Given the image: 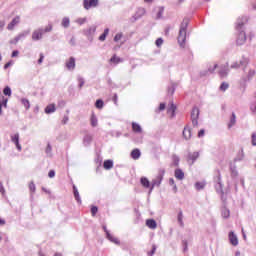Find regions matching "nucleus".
<instances>
[{"label":"nucleus","mask_w":256,"mask_h":256,"mask_svg":"<svg viewBox=\"0 0 256 256\" xmlns=\"http://www.w3.org/2000/svg\"><path fill=\"white\" fill-rule=\"evenodd\" d=\"M131 157H132V159H134V160L139 159V157H141V150H139V149H134V150H132V152H131Z\"/></svg>","instance_id":"cd10ccee"},{"label":"nucleus","mask_w":256,"mask_h":256,"mask_svg":"<svg viewBox=\"0 0 256 256\" xmlns=\"http://www.w3.org/2000/svg\"><path fill=\"white\" fill-rule=\"evenodd\" d=\"M197 159H199V152H189L187 155V162L189 163V165H194L195 161H197Z\"/></svg>","instance_id":"6e6552de"},{"label":"nucleus","mask_w":256,"mask_h":256,"mask_svg":"<svg viewBox=\"0 0 256 256\" xmlns=\"http://www.w3.org/2000/svg\"><path fill=\"white\" fill-rule=\"evenodd\" d=\"M8 101H9V100H8L7 98H5V96H3L2 101H1L2 107H7V102H8Z\"/></svg>","instance_id":"052dcab7"},{"label":"nucleus","mask_w":256,"mask_h":256,"mask_svg":"<svg viewBox=\"0 0 256 256\" xmlns=\"http://www.w3.org/2000/svg\"><path fill=\"white\" fill-rule=\"evenodd\" d=\"M73 193L74 198L77 201V203H81V196H79V190L77 189V186L73 185Z\"/></svg>","instance_id":"a878e982"},{"label":"nucleus","mask_w":256,"mask_h":256,"mask_svg":"<svg viewBox=\"0 0 256 256\" xmlns=\"http://www.w3.org/2000/svg\"><path fill=\"white\" fill-rule=\"evenodd\" d=\"M235 123H237V116L235 115V113H232L230 123L228 124V129H231V127H233Z\"/></svg>","instance_id":"473e14b6"},{"label":"nucleus","mask_w":256,"mask_h":256,"mask_svg":"<svg viewBox=\"0 0 256 256\" xmlns=\"http://www.w3.org/2000/svg\"><path fill=\"white\" fill-rule=\"evenodd\" d=\"M61 25L62 27H64V29H69V25H71V20L69 19V17H64L62 19Z\"/></svg>","instance_id":"bb28decb"},{"label":"nucleus","mask_w":256,"mask_h":256,"mask_svg":"<svg viewBox=\"0 0 256 256\" xmlns=\"http://www.w3.org/2000/svg\"><path fill=\"white\" fill-rule=\"evenodd\" d=\"M91 141H93V136L86 134L83 138V144L85 147H89V145H91Z\"/></svg>","instance_id":"412c9836"},{"label":"nucleus","mask_w":256,"mask_h":256,"mask_svg":"<svg viewBox=\"0 0 256 256\" xmlns=\"http://www.w3.org/2000/svg\"><path fill=\"white\" fill-rule=\"evenodd\" d=\"M155 251H157V246L155 244L152 245V250L148 252V256H154Z\"/></svg>","instance_id":"3c124183"},{"label":"nucleus","mask_w":256,"mask_h":256,"mask_svg":"<svg viewBox=\"0 0 256 256\" xmlns=\"http://www.w3.org/2000/svg\"><path fill=\"white\" fill-rule=\"evenodd\" d=\"M95 31H97V26L92 25L87 30H84V35H86L88 41L93 42V37L95 36Z\"/></svg>","instance_id":"20e7f679"},{"label":"nucleus","mask_w":256,"mask_h":256,"mask_svg":"<svg viewBox=\"0 0 256 256\" xmlns=\"http://www.w3.org/2000/svg\"><path fill=\"white\" fill-rule=\"evenodd\" d=\"M179 161H181L179 156L174 154L172 156V167H179Z\"/></svg>","instance_id":"72a5a7b5"},{"label":"nucleus","mask_w":256,"mask_h":256,"mask_svg":"<svg viewBox=\"0 0 256 256\" xmlns=\"http://www.w3.org/2000/svg\"><path fill=\"white\" fill-rule=\"evenodd\" d=\"M175 111H177V106H175V104L171 103L170 107L167 110V113H171V118L175 117Z\"/></svg>","instance_id":"c756f323"},{"label":"nucleus","mask_w":256,"mask_h":256,"mask_svg":"<svg viewBox=\"0 0 256 256\" xmlns=\"http://www.w3.org/2000/svg\"><path fill=\"white\" fill-rule=\"evenodd\" d=\"M182 135L186 141H189L191 139V128L189 126H186L182 132Z\"/></svg>","instance_id":"aec40b11"},{"label":"nucleus","mask_w":256,"mask_h":256,"mask_svg":"<svg viewBox=\"0 0 256 256\" xmlns=\"http://www.w3.org/2000/svg\"><path fill=\"white\" fill-rule=\"evenodd\" d=\"M21 103H22V105H24L25 109H30L31 104L29 103V101L27 99L23 98L21 100Z\"/></svg>","instance_id":"a19ab883"},{"label":"nucleus","mask_w":256,"mask_h":256,"mask_svg":"<svg viewBox=\"0 0 256 256\" xmlns=\"http://www.w3.org/2000/svg\"><path fill=\"white\" fill-rule=\"evenodd\" d=\"M123 37V33H118L114 37V41L117 43V41H121V38Z\"/></svg>","instance_id":"4d7b16f0"},{"label":"nucleus","mask_w":256,"mask_h":256,"mask_svg":"<svg viewBox=\"0 0 256 256\" xmlns=\"http://www.w3.org/2000/svg\"><path fill=\"white\" fill-rule=\"evenodd\" d=\"M27 35H29V31L22 32L21 34L16 36L13 40H11L10 43L17 45V43H19V41H21V39H25V37H27Z\"/></svg>","instance_id":"9b49d317"},{"label":"nucleus","mask_w":256,"mask_h":256,"mask_svg":"<svg viewBox=\"0 0 256 256\" xmlns=\"http://www.w3.org/2000/svg\"><path fill=\"white\" fill-rule=\"evenodd\" d=\"M251 143L253 147H256V132L252 133L251 135Z\"/></svg>","instance_id":"8fccbe9b"},{"label":"nucleus","mask_w":256,"mask_h":256,"mask_svg":"<svg viewBox=\"0 0 256 256\" xmlns=\"http://www.w3.org/2000/svg\"><path fill=\"white\" fill-rule=\"evenodd\" d=\"M146 11L145 8H138L135 15H133L130 19L132 23H135V21H138V19H141L145 15Z\"/></svg>","instance_id":"423d86ee"},{"label":"nucleus","mask_w":256,"mask_h":256,"mask_svg":"<svg viewBox=\"0 0 256 256\" xmlns=\"http://www.w3.org/2000/svg\"><path fill=\"white\" fill-rule=\"evenodd\" d=\"M29 189H30L31 193H35V191H36L35 183L30 182Z\"/></svg>","instance_id":"6e6d98bb"},{"label":"nucleus","mask_w":256,"mask_h":256,"mask_svg":"<svg viewBox=\"0 0 256 256\" xmlns=\"http://www.w3.org/2000/svg\"><path fill=\"white\" fill-rule=\"evenodd\" d=\"M186 39H187V32H180L179 31L178 43H179L180 47H185Z\"/></svg>","instance_id":"ddd939ff"},{"label":"nucleus","mask_w":256,"mask_h":256,"mask_svg":"<svg viewBox=\"0 0 256 256\" xmlns=\"http://www.w3.org/2000/svg\"><path fill=\"white\" fill-rule=\"evenodd\" d=\"M174 176L178 181H183L185 179V172L181 168H177L174 172Z\"/></svg>","instance_id":"2eb2a0df"},{"label":"nucleus","mask_w":256,"mask_h":256,"mask_svg":"<svg viewBox=\"0 0 256 256\" xmlns=\"http://www.w3.org/2000/svg\"><path fill=\"white\" fill-rule=\"evenodd\" d=\"M56 110L57 108H55V104H50L45 108V113L51 115V113H55Z\"/></svg>","instance_id":"5701e85b"},{"label":"nucleus","mask_w":256,"mask_h":256,"mask_svg":"<svg viewBox=\"0 0 256 256\" xmlns=\"http://www.w3.org/2000/svg\"><path fill=\"white\" fill-rule=\"evenodd\" d=\"M53 150V148L51 147V144H47V147L45 149V153L47 155V157H53V153L51 152Z\"/></svg>","instance_id":"4c0bfd02"},{"label":"nucleus","mask_w":256,"mask_h":256,"mask_svg":"<svg viewBox=\"0 0 256 256\" xmlns=\"http://www.w3.org/2000/svg\"><path fill=\"white\" fill-rule=\"evenodd\" d=\"M0 193H2V195H5V188L3 187V182H0Z\"/></svg>","instance_id":"0e129e2a"},{"label":"nucleus","mask_w":256,"mask_h":256,"mask_svg":"<svg viewBox=\"0 0 256 256\" xmlns=\"http://www.w3.org/2000/svg\"><path fill=\"white\" fill-rule=\"evenodd\" d=\"M165 11L164 7H159V11L157 13V19H161L163 17V12Z\"/></svg>","instance_id":"de8ad7c7"},{"label":"nucleus","mask_w":256,"mask_h":256,"mask_svg":"<svg viewBox=\"0 0 256 256\" xmlns=\"http://www.w3.org/2000/svg\"><path fill=\"white\" fill-rule=\"evenodd\" d=\"M239 67H241V64L239 62H234L231 65V69H239Z\"/></svg>","instance_id":"bf43d9fd"},{"label":"nucleus","mask_w":256,"mask_h":256,"mask_svg":"<svg viewBox=\"0 0 256 256\" xmlns=\"http://www.w3.org/2000/svg\"><path fill=\"white\" fill-rule=\"evenodd\" d=\"M177 221H178L180 227L185 226V224L183 223V211H181V210L178 213Z\"/></svg>","instance_id":"f704fd0d"},{"label":"nucleus","mask_w":256,"mask_h":256,"mask_svg":"<svg viewBox=\"0 0 256 256\" xmlns=\"http://www.w3.org/2000/svg\"><path fill=\"white\" fill-rule=\"evenodd\" d=\"M19 21H21V18L19 16H16L7 26L8 31H13L15 29L16 25H19Z\"/></svg>","instance_id":"4468645a"},{"label":"nucleus","mask_w":256,"mask_h":256,"mask_svg":"<svg viewBox=\"0 0 256 256\" xmlns=\"http://www.w3.org/2000/svg\"><path fill=\"white\" fill-rule=\"evenodd\" d=\"M158 111H165V103H160Z\"/></svg>","instance_id":"69168bd1"},{"label":"nucleus","mask_w":256,"mask_h":256,"mask_svg":"<svg viewBox=\"0 0 256 256\" xmlns=\"http://www.w3.org/2000/svg\"><path fill=\"white\" fill-rule=\"evenodd\" d=\"M76 23H78V25H84V23H87V18H78Z\"/></svg>","instance_id":"603ef678"},{"label":"nucleus","mask_w":256,"mask_h":256,"mask_svg":"<svg viewBox=\"0 0 256 256\" xmlns=\"http://www.w3.org/2000/svg\"><path fill=\"white\" fill-rule=\"evenodd\" d=\"M104 169L106 170L113 169V160L104 161Z\"/></svg>","instance_id":"c9c22d12"},{"label":"nucleus","mask_w":256,"mask_h":256,"mask_svg":"<svg viewBox=\"0 0 256 256\" xmlns=\"http://www.w3.org/2000/svg\"><path fill=\"white\" fill-rule=\"evenodd\" d=\"M199 108L197 106H194L191 111V121L193 127H197L199 125Z\"/></svg>","instance_id":"7ed1b4c3"},{"label":"nucleus","mask_w":256,"mask_h":256,"mask_svg":"<svg viewBox=\"0 0 256 256\" xmlns=\"http://www.w3.org/2000/svg\"><path fill=\"white\" fill-rule=\"evenodd\" d=\"M221 215H222L223 219H229V217L231 216V211H229V209H227V207L224 206L222 208Z\"/></svg>","instance_id":"393cba45"},{"label":"nucleus","mask_w":256,"mask_h":256,"mask_svg":"<svg viewBox=\"0 0 256 256\" xmlns=\"http://www.w3.org/2000/svg\"><path fill=\"white\" fill-rule=\"evenodd\" d=\"M11 141L16 145V148L21 151L22 147L19 144V133H16L14 136H11Z\"/></svg>","instance_id":"f3484780"},{"label":"nucleus","mask_w":256,"mask_h":256,"mask_svg":"<svg viewBox=\"0 0 256 256\" xmlns=\"http://www.w3.org/2000/svg\"><path fill=\"white\" fill-rule=\"evenodd\" d=\"M51 31H53V25L49 24L48 26H46L45 29H43V33H51Z\"/></svg>","instance_id":"09e8293b"},{"label":"nucleus","mask_w":256,"mask_h":256,"mask_svg":"<svg viewBox=\"0 0 256 256\" xmlns=\"http://www.w3.org/2000/svg\"><path fill=\"white\" fill-rule=\"evenodd\" d=\"M103 105H105L103 100H101V99L96 100L95 107L97 109H101L103 107Z\"/></svg>","instance_id":"79ce46f5"},{"label":"nucleus","mask_w":256,"mask_h":256,"mask_svg":"<svg viewBox=\"0 0 256 256\" xmlns=\"http://www.w3.org/2000/svg\"><path fill=\"white\" fill-rule=\"evenodd\" d=\"M111 63H121V58L117 57L116 55H114L111 59H110Z\"/></svg>","instance_id":"a18cd8bd"},{"label":"nucleus","mask_w":256,"mask_h":256,"mask_svg":"<svg viewBox=\"0 0 256 256\" xmlns=\"http://www.w3.org/2000/svg\"><path fill=\"white\" fill-rule=\"evenodd\" d=\"M219 75L220 77H227V75H229V68H227V66H222L220 71H219Z\"/></svg>","instance_id":"b1692460"},{"label":"nucleus","mask_w":256,"mask_h":256,"mask_svg":"<svg viewBox=\"0 0 256 256\" xmlns=\"http://www.w3.org/2000/svg\"><path fill=\"white\" fill-rule=\"evenodd\" d=\"M79 89H81L85 85V80L83 77H78Z\"/></svg>","instance_id":"864d4df0"},{"label":"nucleus","mask_w":256,"mask_h":256,"mask_svg":"<svg viewBox=\"0 0 256 256\" xmlns=\"http://www.w3.org/2000/svg\"><path fill=\"white\" fill-rule=\"evenodd\" d=\"M97 211H99V208H97V206H92L91 208L92 217H95V215H97Z\"/></svg>","instance_id":"5fc2aeb1"},{"label":"nucleus","mask_w":256,"mask_h":256,"mask_svg":"<svg viewBox=\"0 0 256 256\" xmlns=\"http://www.w3.org/2000/svg\"><path fill=\"white\" fill-rule=\"evenodd\" d=\"M84 9L89 10L91 7H97L99 5V0H84Z\"/></svg>","instance_id":"1a4fd4ad"},{"label":"nucleus","mask_w":256,"mask_h":256,"mask_svg":"<svg viewBox=\"0 0 256 256\" xmlns=\"http://www.w3.org/2000/svg\"><path fill=\"white\" fill-rule=\"evenodd\" d=\"M91 125L92 127H97V116H95V114L91 116Z\"/></svg>","instance_id":"37998d69"},{"label":"nucleus","mask_w":256,"mask_h":256,"mask_svg":"<svg viewBox=\"0 0 256 256\" xmlns=\"http://www.w3.org/2000/svg\"><path fill=\"white\" fill-rule=\"evenodd\" d=\"M109 35V28H106L102 35L99 36V41H105Z\"/></svg>","instance_id":"e433bc0d"},{"label":"nucleus","mask_w":256,"mask_h":256,"mask_svg":"<svg viewBox=\"0 0 256 256\" xmlns=\"http://www.w3.org/2000/svg\"><path fill=\"white\" fill-rule=\"evenodd\" d=\"M68 122H69V116L65 115L62 119V125H67Z\"/></svg>","instance_id":"680f3d73"},{"label":"nucleus","mask_w":256,"mask_h":256,"mask_svg":"<svg viewBox=\"0 0 256 256\" xmlns=\"http://www.w3.org/2000/svg\"><path fill=\"white\" fill-rule=\"evenodd\" d=\"M164 175H165V169L159 170L158 176L156 177V179L152 181V186L150 187V193L151 191H153V189H155V187H159V185H161V181H163Z\"/></svg>","instance_id":"f03ea898"},{"label":"nucleus","mask_w":256,"mask_h":256,"mask_svg":"<svg viewBox=\"0 0 256 256\" xmlns=\"http://www.w3.org/2000/svg\"><path fill=\"white\" fill-rule=\"evenodd\" d=\"M195 188L197 189V191H201L202 189H205V182H196Z\"/></svg>","instance_id":"58836bf2"},{"label":"nucleus","mask_w":256,"mask_h":256,"mask_svg":"<svg viewBox=\"0 0 256 256\" xmlns=\"http://www.w3.org/2000/svg\"><path fill=\"white\" fill-rule=\"evenodd\" d=\"M18 56H19V52H18L17 50H14V51L12 52L11 57H18Z\"/></svg>","instance_id":"774afa93"},{"label":"nucleus","mask_w":256,"mask_h":256,"mask_svg":"<svg viewBox=\"0 0 256 256\" xmlns=\"http://www.w3.org/2000/svg\"><path fill=\"white\" fill-rule=\"evenodd\" d=\"M103 229H104V231H105V233H106V237H107V239H109V241H111L112 243H116V244L119 243V241L117 240V238H114V237L111 235V233H109V230H107V226H103Z\"/></svg>","instance_id":"6ab92c4d"},{"label":"nucleus","mask_w":256,"mask_h":256,"mask_svg":"<svg viewBox=\"0 0 256 256\" xmlns=\"http://www.w3.org/2000/svg\"><path fill=\"white\" fill-rule=\"evenodd\" d=\"M43 28L34 30L32 33V41H41L43 39Z\"/></svg>","instance_id":"0eeeda50"},{"label":"nucleus","mask_w":256,"mask_h":256,"mask_svg":"<svg viewBox=\"0 0 256 256\" xmlns=\"http://www.w3.org/2000/svg\"><path fill=\"white\" fill-rule=\"evenodd\" d=\"M227 89H229V84L227 82L220 85V91H227Z\"/></svg>","instance_id":"49530a36"},{"label":"nucleus","mask_w":256,"mask_h":256,"mask_svg":"<svg viewBox=\"0 0 256 256\" xmlns=\"http://www.w3.org/2000/svg\"><path fill=\"white\" fill-rule=\"evenodd\" d=\"M247 23V17H242L238 19L236 23V31L239 32L236 43L237 45H245V41H247V35L245 34V30H243V27Z\"/></svg>","instance_id":"f257e3e1"},{"label":"nucleus","mask_w":256,"mask_h":256,"mask_svg":"<svg viewBox=\"0 0 256 256\" xmlns=\"http://www.w3.org/2000/svg\"><path fill=\"white\" fill-rule=\"evenodd\" d=\"M75 65V57H70L66 61V69H68V71H75Z\"/></svg>","instance_id":"f8f14e48"},{"label":"nucleus","mask_w":256,"mask_h":256,"mask_svg":"<svg viewBox=\"0 0 256 256\" xmlns=\"http://www.w3.org/2000/svg\"><path fill=\"white\" fill-rule=\"evenodd\" d=\"M255 77V69H250L246 77H244V81H251Z\"/></svg>","instance_id":"c85d7f7f"},{"label":"nucleus","mask_w":256,"mask_h":256,"mask_svg":"<svg viewBox=\"0 0 256 256\" xmlns=\"http://www.w3.org/2000/svg\"><path fill=\"white\" fill-rule=\"evenodd\" d=\"M48 177H50V179H53V177H55V170H50L48 173Z\"/></svg>","instance_id":"e2e57ef3"},{"label":"nucleus","mask_w":256,"mask_h":256,"mask_svg":"<svg viewBox=\"0 0 256 256\" xmlns=\"http://www.w3.org/2000/svg\"><path fill=\"white\" fill-rule=\"evenodd\" d=\"M215 187H216L217 193H222L221 199L225 203V201H227V198L225 197V194L223 193V184L221 183V175L218 176L217 184Z\"/></svg>","instance_id":"39448f33"},{"label":"nucleus","mask_w":256,"mask_h":256,"mask_svg":"<svg viewBox=\"0 0 256 256\" xmlns=\"http://www.w3.org/2000/svg\"><path fill=\"white\" fill-rule=\"evenodd\" d=\"M240 66L244 67L243 71H245V67H247V65H249V59L247 58H243L242 60H240Z\"/></svg>","instance_id":"ea45409f"},{"label":"nucleus","mask_w":256,"mask_h":256,"mask_svg":"<svg viewBox=\"0 0 256 256\" xmlns=\"http://www.w3.org/2000/svg\"><path fill=\"white\" fill-rule=\"evenodd\" d=\"M229 241L234 247H237L239 245V239L237 238V235H235V232L231 231L229 233Z\"/></svg>","instance_id":"9d476101"},{"label":"nucleus","mask_w":256,"mask_h":256,"mask_svg":"<svg viewBox=\"0 0 256 256\" xmlns=\"http://www.w3.org/2000/svg\"><path fill=\"white\" fill-rule=\"evenodd\" d=\"M187 27H189V18H184L180 25V32L187 33Z\"/></svg>","instance_id":"dca6fc26"},{"label":"nucleus","mask_w":256,"mask_h":256,"mask_svg":"<svg viewBox=\"0 0 256 256\" xmlns=\"http://www.w3.org/2000/svg\"><path fill=\"white\" fill-rule=\"evenodd\" d=\"M132 129L135 133H142L143 131V129L141 128V125L135 122L132 123Z\"/></svg>","instance_id":"7c9ffc66"},{"label":"nucleus","mask_w":256,"mask_h":256,"mask_svg":"<svg viewBox=\"0 0 256 256\" xmlns=\"http://www.w3.org/2000/svg\"><path fill=\"white\" fill-rule=\"evenodd\" d=\"M217 64L214 65L213 68H208V70H203L200 72V77H207L209 73H214L215 69H217Z\"/></svg>","instance_id":"a211bd4d"},{"label":"nucleus","mask_w":256,"mask_h":256,"mask_svg":"<svg viewBox=\"0 0 256 256\" xmlns=\"http://www.w3.org/2000/svg\"><path fill=\"white\" fill-rule=\"evenodd\" d=\"M4 95L11 97V87L6 86L3 90Z\"/></svg>","instance_id":"c03bdc74"},{"label":"nucleus","mask_w":256,"mask_h":256,"mask_svg":"<svg viewBox=\"0 0 256 256\" xmlns=\"http://www.w3.org/2000/svg\"><path fill=\"white\" fill-rule=\"evenodd\" d=\"M141 184L143 185V187H146V189H149L151 187V183L149 182V179L142 177L140 179Z\"/></svg>","instance_id":"2f4dec72"},{"label":"nucleus","mask_w":256,"mask_h":256,"mask_svg":"<svg viewBox=\"0 0 256 256\" xmlns=\"http://www.w3.org/2000/svg\"><path fill=\"white\" fill-rule=\"evenodd\" d=\"M146 225L149 229H157V222L154 219L146 220Z\"/></svg>","instance_id":"4be33fe9"},{"label":"nucleus","mask_w":256,"mask_h":256,"mask_svg":"<svg viewBox=\"0 0 256 256\" xmlns=\"http://www.w3.org/2000/svg\"><path fill=\"white\" fill-rule=\"evenodd\" d=\"M156 47H161V45H163V39L162 38H158L155 42Z\"/></svg>","instance_id":"13d9d810"},{"label":"nucleus","mask_w":256,"mask_h":256,"mask_svg":"<svg viewBox=\"0 0 256 256\" xmlns=\"http://www.w3.org/2000/svg\"><path fill=\"white\" fill-rule=\"evenodd\" d=\"M205 135V130L201 129L199 132H198V137H203Z\"/></svg>","instance_id":"338daca9"}]
</instances>
